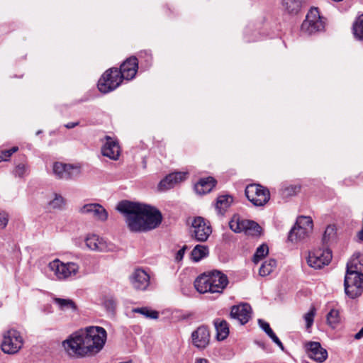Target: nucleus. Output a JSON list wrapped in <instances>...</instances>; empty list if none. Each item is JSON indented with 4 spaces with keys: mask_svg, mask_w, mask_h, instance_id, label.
I'll use <instances>...</instances> for the list:
<instances>
[{
    "mask_svg": "<svg viewBox=\"0 0 363 363\" xmlns=\"http://www.w3.org/2000/svg\"><path fill=\"white\" fill-rule=\"evenodd\" d=\"M107 333L104 328L89 326L72 334L62 342V347L71 358L93 357L103 349Z\"/></svg>",
    "mask_w": 363,
    "mask_h": 363,
    "instance_id": "f257e3e1",
    "label": "nucleus"
},
{
    "mask_svg": "<svg viewBox=\"0 0 363 363\" xmlns=\"http://www.w3.org/2000/svg\"><path fill=\"white\" fill-rule=\"evenodd\" d=\"M116 209L124 215L125 223L132 232H147L157 228L162 222L160 211L154 206L122 201Z\"/></svg>",
    "mask_w": 363,
    "mask_h": 363,
    "instance_id": "f03ea898",
    "label": "nucleus"
},
{
    "mask_svg": "<svg viewBox=\"0 0 363 363\" xmlns=\"http://www.w3.org/2000/svg\"><path fill=\"white\" fill-rule=\"evenodd\" d=\"M48 267L52 272L55 279L59 281H65L76 277L80 269L77 262H63L59 259L50 262Z\"/></svg>",
    "mask_w": 363,
    "mask_h": 363,
    "instance_id": "7ed1b4c3",
    "label": "nucleus"
},
{
    "mask_svg": "<svg viewBox=\"0 0 363 363\" xmlns=\"http://www.w3.org/2000/svg\"><path fill=\"white\" fill-rule=\"evenodd\" d=\"M325 21L317 8H312L308 12L301 24V33L303 35H311L323 30Z\"/></svg>",
    "mask_w": 363,
    "mask_h": 363,
    "instance_id": "20e7f679",
    "label": "nucleus"
},
{
    "mask_svg": "<svg viewBox=\"0 0 363 363\" xmlns=\"http://www.w3.org/2000/svg\"><path fill=\"white\" fill-rule=\"evenodd\" d=\"M230 228L235 233H245L246 235L257 236L260 234L261 227L255 221L245 220L238 215H234L229 222Z\"/></svg>",
    "mask_w": 363,
    "mask_h": 363,
    "instance_id": "39448f33",
    "label": "nucleus"
},
{
    "mask_svg": "<svg viewBox=\"0 0 363 363\" xmlns=\"http://www.w3.org/2000/svg\"><path fill=\"white\" fill-rule=\"evenodd\" d=\"M123 79L117 68H111L106 71L98 82V89L104 94L113 91L120 86Z\"/></svg>",
    "mask_w": 363,
    "mask_h": 363,
    "instance_id": "423d86ee",
    "label": "nucleus"
},
{
    "mask_svg": "<svg viewBox=\"0 0 363 363\" xmlns=\"http://www.w3.org/2000/svg\"><path fill=\"white\" fill-rule=\"evenodd\" d=\"M23 345V338L19 331L10 329L4 333L1 350L4 353L16 354Z\"/></svg>",
    "mask_w": 363,
    "mask_h": 363,
    "instance_id": "0eeeda50",
    "label": "nucleus"
},
{
    "mask_svg": "<svg viewBox=\"0 0 363 363\" xmlns=\"http://www.w3.org/2000/svg\"><path fill=\"white\" fill-rule=\"evenodd\" d=\"M245 196L247 199L255 206L265 205L270 199L269 191L257 184H252L245 188Z\"/></svg>",
    "mask_w": 363,
    "mask_h": 363,
    "instance_id": "6e6552de",
    "label": "nucleus"
},
{
    "mask_svg": "<svg viewBox=\"0 0 363 363\" xmlns=\"http://www.w3.org/2000/svg\"><path fill=\"white\" fill-rule=\"evenodd\" d=\"M345 291L351 298L360 296L363 291V274L346 273L344 281Z\"/></svg>",
    "mask_w": 363,
    "mask_h": 363,
    "instance_id": "1a4fd4ad",
    "label": "nucleus"
},
{
    "mask_svg": "<svg viewBox=\"0 0 363 363\" xmlns=\"http://www.w3.org/2000/svg\"><path fill=\"white\" fill-rule=\"evenodd\" d=\"M212 233L211 227L202 217H196L191 224V237L199 242L207 240Z\"/></svg>",
    "mask_w": 363,
    "mask_h": 363,
    "instance_id": "9d476101",
    "label": "nucleus"
},
{
    "mask_svg": "<svg viewBox=\"0 0 363 363\" xmlns=\"http://www.w3.org/2000/svg\"><path fill=\"white\" fill-rule=\"evenodd\" d=\"M332 259V253L328 249L315 250L309 252L307 262L308 265L314 269H320L329 264Z\"/></svg>",
    "mask_w": 363,
    "mask_h": 363,
    "instance_id": "9b49d317",
    "label": "nucleus"
},
{
    "mask_svg": "<svg viewBox=\"0 0 363 363\" xmlns=\"http://www.w3.org/2000/svg\"><path fill=\"white\" fill-rule=\"evenodd\" d=\"M52 171L57 178L66 180L73 179L80 173L77 167L59 162L53 164Z\"/></svg>",
    "mask_w": 363,
    "mask_h": 363,
    "instance_id": "f8f14e48",
    "label": "nucleus"
},
{
    "mask_svg": "<svg viewBox=\"0 0 363 363\" xmlns=\"http://www.w3.org/2000/svg\"><path fill=\"white\" fill-rule=\"evenodd\" d=\"M308 357L318 363L324 362L328 358V352L318 342L310 341L304 344Z\"/></svg>",
    "mask_w": 363,
    "mask_h": 363,
    "instance_id": "ddd939ff",
    "label": "nucleus"
},
{
    "mask_svg": "<svg viewBox=\"0 0 363 363\" xmlns=\"http://www.w3.org/2000/svg\"><path fill=\"white\" fill-rule=\"evenodd\" d=\"M129 280L133 289L145 291L150 284V276L145 270L138 268L130 274Z\"/></svg>",
    "mask_w": 363,
    "mask_h": 363,
    "instance_id": "4468645a",
    "label": "nucleus"
},
{
    "mask_svg": "<svg viewBox=\"0 0 363 363\" xmlns=\"http://www.w3.org/2000/svg\"><path fill=\"white\" fill-rule=\"evenodd\" d=\"M85 244L89 250L96 252H108L114 248L112 243L108 242L105 239L95 234L87 235Z\"/></svg>",
    "mask_w": 363,
    "mask_h": 363,
    "instance_id": "2eb2a0df",
    "label": "nucleus"
},
{
    "mask_svg": "<svg viewBox=\"0 0 363 363\" xmlns=\"http://www.w3.org/2000/svg\"><path fill=\"white\" fill-rule=\"evenodd\" d=\"M187 174L186 172H176L169 174L158 184V190L163 191L173 188L175 185L184 181Z\"/></svg>",
    "mask_w": 363,
    "mask_h": 363,
    "instance_id": "dca6fc26",
    "label": "nucleus"
},
{
    "mask_svg": "<svg viewBox=\"0 0 363 363\" xmlns=\"http://www.w3.org/2000/svg\"><path fill=\"white\" fill-rule=\"evenodd\" d=\"M82 214L91 215L95 220L105 221L108 218V212L99 203H87L83 205L79 210Z\"/></svg>",
    "mask_w": 363,
    "mask_h": 363,
    "instance_id": "f3484780",
    "label": "nucleus"
},
{
    "mask_svg": "<svg viewBox=\"0 0 363 363\" xmlns=\"http://www.w3.org/2000/svg\"><path fill=\"white\" fill-rule=\"evenodd\" d=\"M209 277L212 288L211 294H222L228 284L227 276L219 271H214L209 273Z\"/></svg>",
    "mask_w": 363,
    "mask_h": 363,
    "instance_id": "a211bd4d",
    "label": "nucleus"
},
{
    "mask_svg": "<svg viewBox=\"0 0 363 363\" xmlns=\"http://www.w3.org/2000/svg\"><path fill=\"white\" fill-rule=\"evenodd\" d=\"M192 343L199 349L203 350L207 347L210 342V332L204 326H199L191 334Z\"/></svg>",
    "mask_w": 363,
    "mask_h": 363,
    "instance_id": "6ab92c4d",
    "label": "nucleus"
},
{
    "mask_svg": "<svg viewBox=\"0 0 363 363\" xmlns=\"http://www.w3.org/2000/svg\"><path fill=\"white\" fill-rule=\"evenodd\" d=\"M138 68V59L135 57H130L121 65L118 71L122 79L130 80L135 77Z\"/></svg>",
    "mask_w": 363,
    "mask_h": 363,
    "instance_id": "aec40b11",
    "label": "nucleus"
},
{
    "mask_svg": "<svg viewBox=\"0 0 363 363\" xmlns=\"http://www.w3.org/2000/svg\"><path fill=\"white\" fill-rule=\"evenodd\" d=\"M252 308L248 303H242L233 306L231 308L230 315L238 320L241 325L247 323L251 316Z\"/></svg>",
    "mask_w": 363,
    "mask_h": 363,
    "instance_id": "412c9836",
    "label": "nucleus"
},
{
    "mask_svg": "<svg viewBox=\"0 0 363 363\" xmlns=\"http://www.w3.org/2000/svg\"><path fill=\"white\" fill-rule=\"evenodd\" d=\"M106 143L101 147V153L113 160H117L120 155V147L116 140H113L109 136H106Z\"/></svg>",
    "mask_w": 363,
    "mask_h": 363,
    "instance_id": "4be33fe9",
    "label": "nucleus"
},
{
    "mask_svg": "<svg viewBox=\"0 0 363 363\" xmlns=\"http://www.w3.org/2000/svg\"><path fill=\"white\" fill-rule=\"evenodd\" d=\"M194 287L200 294L211 293V281L209 274H203L198 277L194 281Z\"/></svg>",
    "mask_w": 363,
    "mask_h": 363,
    "instance_id": "5701e85b",
    "label": "nucleus"
},
{
    "mask_svg": "<svg viewBox=\"0 0 363 363\" xmlns=\"http://www.w3.org/2000/svg\"><path fill=\"white\" fill-rule=\"evenodd\" d=\"M216 181L211 177L201 179L195 185V191L199 194L209 193L215 186Z\"/></svg>",
    "mask_w": 363,
    "mask_h": 363,
    "instance_id": "b1692460",
    "label": "nucleus"
},
{
    "mask_svg": "<svg viewBox=\"0 0 363 363\" xmlns=\"http://www.w3.org/2000/svg\"><path fill=\"white\" fill-rule=\"evenodd\" d=\"M52 301L61 311H75L77 309L76 303L70 298L53 297Z\"/></svg>",
    "mask_w": 363,
    "mask_h": 363,
    "instance_id": "393cba45",
    "label": "nucleus"
},
{
    "mask_svg": "<svg viewBox=\"0 0 363 363\" xmlns=\"http://www.w3.org/2000/svg\"><path fill=\"white\" fill-rule=\"evenodd\" d=\"M214 325L217 333V339L218 340H225L229 334L228 323L225 320L217 318L214 320Z\"/></svg>",
    "mask_w": 363,
    "mask_h": 363,
    "instance_id": "a878e982",
    "label": "nucleus"
},
{
    "mask_svg": "<svg viewBox=\"0 0 363 363\" xmlns=\"http://www.w3.org/2000/svg\"><path fill=\"white\" fill-rule=\"evenodd\" d=\"M303 0H282V6L286 12L291 15L297 14L302 7Z\"/></svg>",
    "mask_w": 363,
    "mask_h": 363,
    "instance_id": "bb28decb",
    "label": "nucleus"
},
{
    "mask_svg": "<svg viewBox=\"0 0 363 363\" xmlns=\"http://www.w3.org/2000/svg\"><path fill=\"white\" fill-rule=\"evenodd\" d=\"M311 231L306 230V228L298 227L296 225L290 230L288 239L291 242H297L305 239L308 236Z\"/></svg>",
    "mask_w": 363,
    "mask_h": 363,
    "instance_id": "cd10ccee",
    "label": "nucleus"
},
{
    "mask_svg": "<svg viewBox=\"0 0 363 363\" xmlns=\"http://www.w3.org/2000/svg\"><path fill=\"white\" fill-rule=\"evenodd\" d=\"M233 202V198L228 195H222L218 197L216 209L219 214H223Z\"/></svg>",
    "mask_w": 363,
    "mask_h": 363,
    "instance_id": "c85d7f7f",
    "label": "nucleus"
},
{
    "mask_svg": "<svg viewBox=\"0 0 363 363\" xmlns=\"http://www.w3.org/2000/svg\"><path fill=\"white\" fill-rule=\"evenodd\" d=\"M208 255V248L206 245H197L192 250L191 257L194 262H198Z\"/></svg>",
    "mask_w": 363,
    "mask_h": 363,
    "instance_id": "c756f323",
    "label": "nucleus"
},
{
    "mask_svg": "<svg viewBox=\"0 0 363 363\" xmlns=\"http://www.w3.org/2000/svg\"><path fill=\"white\" fill-rule=\"evenodd\" d=\"M362 271L363 264L360 262L358 257H353L347 262L346 273L363 274Z\"/></svg>",
    "mask_w": 363,
    "mask_h": 363,
    "instance_id": "7c9ffc66",
    "label": "nucleus"
},
{
    "mask_svg": "<svg viewBox=\"0 0 363 363\" xmlns=\"http://www.w3.org/2000/svg\"><path fill=\"white\" fill-rule=\"evenodd\" d=\"M353 34L357 40H363V13L357 17L353 24Z\"/></svg>",
    "mask_w": 363,
    "mask_h": 363,
    "instance_id": "2f4dec72",
    "label": "nucleus"
},
{
    "mask_svg": "<svg viewBox=\"0 0 363 363\" xmlns=\"http://www.w3.org/2000/svg\"><path fill=\"white\" fill-rule=\"evenodd\" d=\"M277 266V262L274 259H269L265 261L259 268V273L262 277L270 274Z\"/></svg>",
    "mask_w": 363,
    "mask_h": 363,
    "instance_id": "473e14b6",
    "label": "nucleus"
},
{
    "mask_svg": "<svg viewBox=\"0 0 363 363\" xmlns=\"http://www.w3.org/2000/svg\"><path fill=\"white\" fill-rule=\"evenodd\" d=\"M65 205V201L64 198L57 194H54V198L51 199L48 203V208L50 209H62Z\"/></svg>",
    "mask_w": 363,
    "mask_h": 363,
    "instance_id": "72a5a7b5",
    "label": "nucleus"
},
{
    "mask_svg": "<svg viewBox=\"0 0 363 363\" xmlns=\"http://www.w3.org/2000/svg\"><path fill=\"white\" fill-rule=\"evenodd\" d=\"M340 321V318L339 311L335 309H332L327 315V322L328 325L331 328H335Z\"/></svg>",
    "mask_w": 363,
    "mask_h": 363,
    "instance_id": "f704fd0d",
    "label": "nucleus"
},
{
    "mask_svg": "<svg viewBox=\"0 0 363 363\" xmlns=\"http://www.w3.org/2000/svg\"><path fill=\"white\" fill-rule=\"evenodd\" d=\"M133 312L140 313L145 317L151 319H157L158 318V312L156 311L150 310L147 307L135 308L133 309Z\"/></svg>",
    "mask_w": 363,
    "mask_h": 363,
    "instance_id": "c9c22d12",
    "label": "nucleus"
},
{
    "mask_svg": "<svg viewBox=\"0 0 363 363\" xmlns=\"http://www.w3.org/2000/svg\"><path fill=\"white\" fill-rule=\"evenodd\" d=\"M269 252L268 246L265 244H262L256 250V252L253 256V262L255 263L259 262L263 257H264Z\"/></svg>",
    "mask_w": 363,
    "mask_h": 363,
    "instance_id": "e433bc0d",
    "label": "nucleus"
},
{
    "mask_svg": "<svg viewBox=\"0 0 363 363\" xmlns=\"http://www.w3.org/2000/svg\"><path fill=\"white\" fill-rule=\"evenodd\" d=\"M296 225L298 227L304 228L306 230L311 232L313 229V221L311 217L301 216L298 218Z\"/></svg>",
    "mask_w": 363,
    "mask_h": 363,
    "instance_id": "4c0bfd02",
    "label": "nucleus"
},
{
    "mask_svg": "<svg viewBox=\"0 0 363 363\" xmlns=\"http://www.w3.org/2000/svg\"><path fill=\"white\" fill-rule=\"evenodd\" d=\"M300 186L298 185H288L281 188V194L284 197H289L296 195L300 191Z\"/></svg>",
    "mask_w": 363,
    "mask_h": 363,
    "instance_id": "58836bf2",
    "label": "nucleus"
},
{
    "mask_svg": "<svg viewBox=\"0 0 363 363\" xmlns=\"http://www.w3.org/2000/svg\"><path fill=\"white\" fill-rule=\"evenodd\" d=\"M18 150V147L17 146H14L9 150H0V162L9 161L12 155Z\"/></svg>",
    "mask_w": 363,
    "mask_h": 363,
    "instance_id": "ea45409f",
    "label": "nucleus"
},
{
    "mask_svg": "<svg viewBox=\"0 0 363 363\" xmlns=\"http://www.w3.org/2000/svg\"><path fill=\"white\" fill-rule=\"evenodd\" d=\"M336 234L335 227L334 225H328L323 234V242L328 243L331 239L334 238Z\"/></svg>",
    "mask_w": 363,
    "mask_h": 363,
    "instance_id": "a19ab883",
    "label": "nucleus"
},
{
    "mask_svg": "<svg viewBox=\"0 0 363 363\" xmlns=\"http://www.w3.org/2000/svg\"><path fill=\"white\" fill-rule=\"evenodd\" d=\"M315 316V308H312L308 313L304 315V320L306 323V328H309L313 323Z\"/></svg>",
    "mask_w": 363,
    "mask_h": 363,
    "instance_id": "79ce46f5",
    "label": "nucleus"
},
{
    "mask_svg": "<svg viewBox=\"0 0 363 363\" xmlns=\"http://www.w3.org/2000/svg\"><path fill=\"white\" fill-rule=\"evenodd\" d=\"M27 167L24 164H18L13 170V174L16 177H23L26 174Z\"/></svg>",
    "mask_w": 363,
    "mask_h": 363,
    "instance_id": "37998d69",
    "label": "nucleus"
},
{
    "mask_svg": "<svg viewBox=\"0 0 363 363\" xmlns=\"http://www.w3.org/2000/svg\"><path fill=\"white\" fill-rule=\"evenodd\" d=\"M8 221V215L4 211H0V227L4 228L7 225Z\"/></svg>",
    "mask_w": 363,
    "mask_h": 363,
    "instance_id": "c03bdc74",
    "label": "nucleus"
},
{
    "mask_svg": "<svg viewBox=\"0 0 363 363\" xmlns=\"http://www.w3.org/2000/svg\"><path fill=\"white\" fill-rule=\"evenodd\" d=\"M259 327L268 335L272 330L269 324L262 319L258 320Z\"/></svg>",
    "mask_w": 363,
    "mask_h": 363,
    "instance_id": "a18cd8bd",
    "label": "nucleus"
},
{
    "mask_svg": "<svg viewBox=\"0 0 363 363\" xmlns=\"http://www.w3.org/2000/svg\"><path fill=\"white\" fill-rule=\"evenodd\" d=\"M187 249V247L186 245L183 246L182 248H181L176 254L175 259L177 262H180L182 260L185 251Z\"/></svg>",
    "mask_w": 363,
    "mask_h": 363,
    "instance_id": "49530a36",
    "label": "nucleus"
},
{
    "mask_svg": "<svg viewBox=\"0 0 363 363\" xmlns=\"http://www.w3.org/2000/svg\"><path fill=\"white\" fill-rule=\"evenodd\" d=\"M104 305L108 309L113 310L115 308V301L113 299L110 298L104 302Z\"/></svg>",
    "mask_w": 363,
    "mask_h": 363,
    "instance_id": "de8ad7c7",
    "label": "nucleus"
},
{
    "mask_svg": "<svg viewBox=\"0 0 363 363\" xmlns=\"http://www.w3.org/2000/svg\"><path fill=\"white\" fill-rule=\"evenodd\" d=\"M273 342L277 345V346L283 351L284 350V345L282 342L280 341V340L277 337L275 340H273Z\"/></svg>",
    "mask_w": 363,
    "mask_h": 363,
    "instance_id": "09e8293b",
    "label": "nucleus"
},
{
    "mask_svg": "<svg viewBox=\"0 0 363 363\" xmlns=\"http://www.w3.org/2000/svg\"><path fill=\"white\" fill-rule=\"evenodd\" d=\"M78 124H79L78 122H71V123H67L65 126L68 129H71V128L76 127Z\"/></svg>",
    "mask_w": 363,
    "mask_h": 363,
    "instance_id": "8fccbe9b",
    "label": "nucleus"
},
{
    "mask_svg": "<svg viewBox=\"0 0 363 363\" xmlns=\"http://www.w3.org/2000/svg\"><path fill=\"white\" fill-rule=\"evenodd\" d=\"M363 337V327L361 328V330L355 334L354 338L357 340H359L360 338Z\"/></svg>",
    "mask_w": 363,
    "mask_h": 363,
    "instance_id": "3c124183",
    "label": "nucleus"
},
{
    "mask_svg": "<svg viewBox=\"0 0 363 363\" xmlns=\"http://www.w3.org/2000/svg\"><path fill=\"white\" fill-rule=\"evenodd\" d=\"M208 360L203 358H199L196 360V363H208Z\"/></svg>",
    "mask_w": 363,
    "mask_h": 363,
    "instance_id": "603ef678",
    "label": "nucleus"
},
{
    "mask_svg": "<svg viewBox=\"0 0 363 363\" xmlns=\"http://www.w3.org/2000/svg\"><path fill=\"white\" fill-rule=\"evenodd\" d=\"M358 238L359 240L363 241V228L359 232Z\"/></svg>",
    "mask_w": 363,
    "mask_h": 363,
    "instance_id": "864d4df0",
    "label": "nucleus"
},
{
    "mask_svg": "<svg viewBox=\"0 0 363 363\" xmlns=\"http://www.w3.org/2000/svg\"><path fill=\"white\" fill-rule=\"evenodd\" d=\"M274 335H276V334L273 332V330H272V331H271V333H269L267 335H268L270 338H272Z\"/></svg>",
    "mask_w": 363,
    "mask_h": 363,
    "instance_id": "5fc2aeb1",
    "label": "nucleus"
},
{
    "mask_svg": "<svg viewBox=\"0 0 363 363\" xmlns=\"http://www.w3.org/2000/svg\"><path fill=\"white\" fill-rule=\"evenodd\" d=\"M277 337H278L276 335H274L271 339L272 340V341L274 340H275Z\"/></svg>",
    "mask_w": 363,
    "mask_h": 363,
    "instance_id": "6e6d98bb",
    "label": "nucleus"
},
{
    "mask_svg": "<svg viewBox=\"0 0 363 363\" xmlns=\"http://www.w3.org/2000/svg\"><path fill=\"white\" fill-rule=\"evenodd\" d=\"M40 132H41L40 130L38 131V132H37V135L40 134Z\"/></svg>",
    "mask_w": 363,
    "mask_h": 363,
    "instance_id": "4d7b16f0",
    "label": "nucleus"
}]
</instances>
